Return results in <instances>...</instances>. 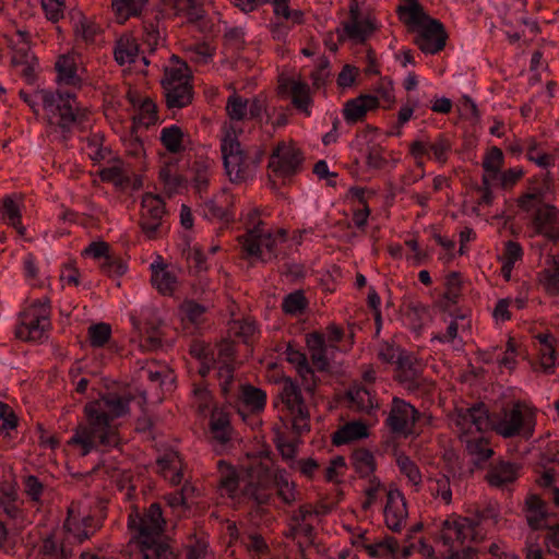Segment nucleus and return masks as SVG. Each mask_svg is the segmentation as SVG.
Returning a JSON list of instances; mask_svg holds the SVG:
<instances>
[{
	"label": "nucleus",
	"instance_id": "nucleus-40",
	"mask_svg": "<svg viewBox=\"0 0 559 559\" xmlns=\"http://www.w3.org/2000/svg\"><path fill=\"white\" fill-rule=\"evenodd\" d=\"M190 71L186 62H181L179 67L166 68L164 78L162 79V87H169L177 84H190Z\"/></svg>",
	"mask_w": 559,
	"mask_h": 559
},
{
	"label": "nucleus",
	"instance_id": "nucleus-53",
	"mask_svg": "<svg viewBox=\"0 0 559 559\" xmlns=\"http://www.w3.org/2000/svg\"><path fill=\"white\" fill-rule=\"evenodd\" d=\"M193 186L198 193L205 192L210 181V169L205 162H195L192 166Z\"/></svg>",
	"mask_w": 559,
	"mask_h": 559
},
{
	"label": "nucleus",
	"instance_id": "nucleus-57",
	"mask_svg": "<svg viewBox=\"0 0 559 559\" xmlns=\"http://www.w3.org/2000/svg\"><path fill=\"white\" fill-rule=\"evenodd\" d=\"M100 270L108 276H122L127 272L128 265L121 258L110 254L100 264Z\"/></svg>",
	"mask_w": 559,
	"mask_h": 559
},
{
	"label": "nucleus",
	"instance_id": "nucleus-35",
	"mask_svg": "<svg viewBox=\"0 0 559 559\" xmlns=\"http://www.w3.org/2000/svg\"><path fill=\"white\" fill-rule=\"evenodd\" d=\"M157 119V107L155 103L151 98L145 97L140 104L138 115L133 117L132 132L140 126L148 128L155 124Z\"/></svg>",
	"mask_w": 559,
	"mask_h": 559
},
{
	"label": "nucleus",
	"instance_id": "nucleus-39",
	"mask_svg": "<svg viewBox=\"0 0 559 559\" xmlns=\"http://www.w3.org/2000/svg\"><path fill=\"white\" fill-rule=\"evenodd\" d=\"M147 0H112V9L118 23H123L132 15H138Z\"/></svg>",
	"mask_w": 559,
	"mask_h": 559
},
{
	"label": "nucleus",
	"instance_id": "nucleus-26",
	"mask_svg": "<svg viewBox=\"0 0 559 559\" xmlns=\"http://www.w3.org/2000/svg\"><path fill=\"white\" fill-rule=\"evenodd\" d=\"M166 105L168 108H183L192 102V85L177 84L169 87H163Z\"/></svg>",
	"mask_w": 559,
	"mask_h": 559
},
{
	"label": "nucleus",
	"instance_id": "nucleus-22",
	"mask_svg": "<svg viewBox=\"0 0 559 559\" xmlns=\"http://www.w3.org/2000/svg\"><path fill=\"white\" fill-rule=\"evenodd\" d=\"M266 474L267 483L273 484L277 488V496L283 500L284 503L290 504L295 501V485L289 483L288 476L285 469L277 468L272 472L269 467L264 468Z\"/></svg>",
	"mask_w": 559,
	"mask_h": 559
},
{
	"label": "nucleus",
	"instance_id": "nucleus-17",
	"mask_svg": "<svg viewBox=\"0 0 559 559\" xmlns=\"http://www.w3.org/2000/svg\"><path fill=\"white\" fill-rule=\"evenodd\" d=\"M379 107V99L372 94H360L355 98L346 100L343 107V117L348 124L362 121L369 110Z\"/></svg>",
	"mask_w": 559,
	"mask_h": 559
},
{
	"label": "nucleus",
	"instance_id": "nucleus-48",
	"mask_svg": "<svg viewBox=\"0 0 559 559\" xmlns=\"http://www.w3.org/2000/svg\"><path fill=\"white\" fill-rule=\"evenodd\" d=\"M248 100L237 94L228 97L226 103V111L230 120L240 121L247 116Z\"/></svg>",
	"mask_w": 559,
	"mask_h": 559
},
{
	"label": "nucleus",
	"instance_id": "nucleus-33",
	"mask_svg": "<svg viewBox=\"0 0 559 559\" xmlns=\"http://www.w3.org/2000/svg\"><path fill=\"white\" fill-rule=\"evenodd\" d=\"M213 438L222 444L230 440V420L227 413L214 411L210 419Z\"/></svg>",
	"mask_w": 559,
	"mask_h": 559
},
{
	"label": "nucleus",
	"instance_id": "nucleus-8",
	"mask_svg": "<svg viewBox=\"0 0 559 559\" xmlns=\"http://www.w3.org/2000/svg\"><path fill=\"white\" fill-rule=\"evenodd\" d=\"M534 414H523L522 403L515 402L504 418L496 420L495 431L503 438H512L522 435L530 439L535 429Z\"/></svg>",
	"mask_w": 559,
	"mask_h": 559
},
{
	"label": "nucleus",
	"instance_id": "nucleus-51",
	"mask_svg": "<svg viewBox=\"0 0 559 559\" xmlns=\"http://www.w3.org/2000/svg\"><path fill=\"white\" fill-rule=\"evenodd\" d=\"M396 464L400 468V472L405 475L414 485L421 483L420 471L416 463L409 459V456L405 454L397 455Z\"/></svg>",
	"mask_w": 559,
	"mask_h": 559
},
{
	"label": "nucleus",
	"instance_id": "nucleus-3",
	"mask_svg": "<svg viewBox=\"0 0 559 559\" xmlns=\"http://www.w3.org/2000/svg\"><path fill=\"white\" fill-rule=\"evenodd\" d=\"M400 21L407 31L417 35H447L440 20L429 15L417 0H401L396 9Z\"/></svg>",
	"mask_w": 559,
	"mask_h": 559
},
{
	"label": "nucleus",
	"instance_id": "nucleus-2",
	"mask_svg": "<svg viewBox=\"0 0 559 559\" xmlns=\"http://www.w3.org/2000/svg\"><path fill=\"white\" fill-rule=\"evenodd\" d=\"M165 524L158 502L152 503L143 515L138 512L129 515L128 527L136 532L135 538L141 548L142 559L176 558L170 546L159 539Z\"/></svg>",
	"mask_w": 559,
	"mask_h": 559
},
{
	"label": "nucleus",
	"instance_id": "nucleus-1",
	"mask_svg": "<svg viewBox=\"0 0 559 559\" xmlns=\"http://www.w3.org/2000/svg\"><path fill=\"white\" fill-rule=\"evenodd\" d=\"M131 399L107 394L102 400L92 401L84 407L86 423L80 424L68 443L79 445L83 456L100 448L110 449L119 444L116 418L129 412Z\"/></svg>",
	"mask_w": 559,
	"mask_h": 559
},
{
	"label": "nucleus",
	"instance_id": "nucleus-50",
	"mask_svg": "<svg viewBox=\"0 0 559 559\" xmlns=\"http://www.w3.org/2000/svg\"><path fill=\"white\" fill-rule=\"evenodd\" d=\"M449 37H414V44L426 55H436L447 45Z\"/></svg>",
	"mask_w": 559,
	"mask_h": 559
},
{
	"label": "nucleus",
	"instance_id": "nucleus-25",
	"mask_svg": "<svg viewBox=\"0 0 559 559\" xmlns=\"http://www.w3.org/2000/svg\"><path fill=\"white\" fill-rule=\"evenodd\" d=\"M290 0H266L264 3H271L273 7L274 15L277 20H282V24L285 32L289 31L290 25L300 24L302 22L304 14L299 10L290 9Z\"/></svg>",
	"mask_w": 559,
	"mask_h": 559
},
{
	"label": "nucleus",
	"instance_id": "nucleus-24",
	"mask_svg": "<svg viewBox=\"0 0 559 559\" xmlns=\"http://www.w3.org/2000/svg\"><path fill=\"white\" fill-rule=\"evenodd\" d=\"M280 397L290 414L301 407H307L299 385L292 378H284Z\"/></svg>",
	"mask_w": 559,
	"mask_h": 559
},
{
	"label": "nucleus",
	"instance_id": "nucleus-21",
	"mask_svg": "<svg viewBox=\"0 0 559 559\" xmlns=\"http://www.w3.org/2000/svg\"><path fill=\"white\" fill-rule=\"evenodd\" d=\"M265 223L262 219H258L251 227L247 229V233L239 236L238 242L241 245L246 257L262 259V251L259 249L258 240L265 234L270 233L264 229Z\"/></svg>",
	"mask_w": 559,
	"mask_h": 559
},
{
	"label": "nucleus",
	"instance_id": "nucleus-28",
	"mask_svg": "<svg viewBox=\"0 0 559 559\" xmlns=\"http://www.w3.org/2000/svg\"><path fill=\"white\" fill-rule=\"evenodd\" d=\"M0 213L2 216V219L10 226H12L19 235L24 236L25 235V227L22 225L21 218V207L19 203L12 198V195H5L2 199L1 206H0Z\"/></svg>",
	"mask_w": 559,
	"mask_h": 559
},
{
	"label": "nucleus",
	"instance_id": "nucleus-14",
	"mask_svg": "<svg viewBox=\"0 0 559 559\" xmlns=\"http://www.w3.org/2000/svg\"><path fill=\"white\" fill-rule=\"evenodd\" d=\"M532 225L537 234L545 236L550 241L559 240V210L551 204L542 203L534 206Z\"/></svg>",
	"mask_w": 559,
	"mask_h": 559
},
{
	"label": "nucleus",
	"instance_id": "nucleus-36",
	"mask_svg": "<svg viewBox=\"0 0 559 559\" xmlns=\"http://www.w3.org/2000/svg\"><path fill=\"white\" fill-rule=\"evenodd\" d=\"M526 511L532 513L527 516V524L532 530H538L540 522L547 518L545 501L537 495H530L525 500Z\"/></svg>",
	"mask_w": 559,
	"mask_h": 559
},
{
	"label": "nucleus",
	"instance_id": "nucleus-61",
	"mask_svg": "<svg viewBox=\"0 0 559 559\" xmlns=\"http://www.w3.org/2000/svg\"><path fill=\"white\" fill-rule=\"evenodd\" d=\"M181 311L183 312V319L192 324H199L205 312V307L193 301H187L182 305Z\"/></svg>",
	"mask_w": 559,
	"mask_h": 559
},
{
	"label": "nucleus",
	"instance_id": "nucleus-63",
	"mask_svg": "<svg viewBox=\"0 0 559 559\" xmlns=\"http://www.w3.org/2000/svg\"><path fill=\"white\" fill-rule=\"evenodd\" d=\"M376 96L391 106L395 102L393 82L388 76L381 78L378 85L374 87Z\"/></svg>",
	"mask_w": 559,
	"mask_h": 559
},
{
	"label": "nucleus",
	"instance_id": "nucleus-64",
	"mask_svg": "<svg viewBox=\"0 0 559 559\" xmlns=\"http://www.w3.org/2000/svg\"><path fill=\"white\" fill-rule=\"evenodd\" d=\"M60 544H58L53 536H47L43 539L39 548L41 559H59Z\"/></svg>",
	"mask_w": 559,
	"mask_h": 559
},
{
	"label": "nucleus",
	"instance_id": "nucleus-56",
	"mask_svg": "<svg viewBox=\"0 0 559 559\" xmlns=\"http://www.w3.org/2000/svg\"><path fill=\"white\" fill-rule=\"evenodd\" d=\"M259 249L262 251V262H267L277 258L276 245L277 240L273 233H267L257 241Z\"/></svg>",
	"mask_w": 559,
	"mask_h": 559
},
{
	"label": "nucleus",
	"instance_id": "nucleus-37",
	"mask_svg": "<svg viewBox=\"0 0 559 559\" xmlns=\"http://www.w3.org/2000/svg\"><path fill=\"white\" fill-rule=\"evenodd\" d=\"M550 269L540 272V283L545 290L552 296L559 295V255H552L548 260Z\"/></svg>",
	"mask_w": 559,
	"mask_h": 559
},
{
	"label": "nucleus",
	"instance_id": "nucleus-34",
	"mask_svg": "<svg viewBox=\"0 0 559 559\" xmlns=\"http://www.w3.org/2000/svg\"><path fill=\"white\" fill-rule=\"evenodd\" d=\"M185 133L177 124L165 127L160 131V142L163 146L171 154L181 153L183 146Z\"/></svg>",
	"mask_w": 559,
	"mask_h": 559
},
{
	"label": "nucleus",
	"instance_id": "nucleus-49",
	"mask_svg": "<svg viewBox=\"0 0 559 559\" xmlns=\"http://www.w3.org/2000/svg\"><path fill=\"white\" fill-rule=\"evenodd\" d=\"M503 164V153L497 147L492 146L488 153L486 154L483 160V168L486 173H488L492 178H496L500 173V169Z\"/></svg>",
	"mask_w": 559,
	"mask_h": 559
},
{
	"label": "nucleus",
	"instance_id": "nucleus-60",
	"mask_svg": "<svg viewBox=\"0 0 559 559\" xmlns=\"http://www.w3.org/2000/svg\"><path fill=\"white\" fill-rule=\"evenodd\" d=\"M219 467L226 465L227 473L223 474L221 478V487L224 488L228 493L234 495L238 489L239 476L235 468L230 465H227L224 461L218 462Z\"/></svg>",
	"mask_w": 559,
	"mask_h": 559
},
{
	"label": "nucleus",
	"instance_id": "nucleus-55",
	"mask_svg": "<svg viewBox=\"0 0 559 559\" xmlns=\"http://www.w3.org/2000/svg\"><path fill=\"white\" fill-rule=\"evenodd\" d=\"M285 355L286 360L295 366L297 372L304 371L310 373V365L306 354L296 348L292 343L287 344Z\"/></svg>",
	"mask_w": 559,
	"mask_h": 559
},
{
	"label": "nucleus",
	"instance_id": "nucleus-31",
	"mask_svg": "<svg viewBox=\"0 0 559 559\" xmlns=\"http://www.w3.org/2000/svg\"><path fill=\"white\" fill-rule=\"evenodd\" d=\"M345 396L359 412L371 414L372 409L377 407L374 397L365 386L350 388L346 391Z\"/></svg>",
	"mask_w": 559,
	"mask_h": 559
},
{
	"label": "nucleus",
	"instance_id": "nucleus-41",
	"mask_svg": "<svg viewBox=\"0 0 559 559\" xmlns=\"http://www.w3.org/2000/svg\"><path fill=\"white\" fill-rule=\"evenodd\" d=\"M308 307L304 290H295L286 295L282 302V310L289 316L301 314Z\"/></svg>",
	"mask_w": 559,
	"mask_h": 559
},
{
	"label": "nucleus",
	"instance_id": "nucleus-19",
	"mask_svg": "<svg viewBox=\"0 0 559 559\" xmlns=\"http://www.w3.org/2000/svg\"><path fill=\"white\" fill-rule=\"evenodd\" d=\"M519 469L520 465L516 463L500 461L491 466L486 475V479L490 486L502 488L518 479Z\"/></svg>",
	"mask_w": 559,
	"mask_h": 559
},
{
	"label": "nucleus",
	"instance_id": "nucleus-9",
	"mask_svg": "<svg viewBox=\"0 0 559 559\" xmlns=\"http://www.w3.org/2000/svg\"><path fill=\"white\" fill-rule=\"evenodd\" d=\"M348 17L343 22L346 35H370L378 31L372 9L364 0H350Z\"/></svg>",
	"mask_w": 559,
	"mask_h": 559
},
{
	"label": "nucleus",
	"instance_id": "nucleus-11",
	"mask_svg": "<svg viewBox=\"0 0 559 559\" xmlns=\"http://www.w3.org/2000/svg\"><path fill=\"white\" fill-rule=\"evenodd\" d=\"M302 160L304 156L299 148L280 142L270 156L269 168L276 176L290 177L297 174Z\"/></svg>",
	"mask_w": 559,
	"mask_h": 559
},
{
	"label": "nucleus",
	"instance_id": "nucleus-29",
	"mask_svg": "<svg viewBox=\"0 0 559 559\" xmlns=\"http://www.w3.org/2000/svg\"><path fill=\"white\" fill-rule=\"evenodd\" d=\"M350 463L355 472L361 478L371 476L377 468V463L372 452L365 448H359L353 451L350 455Z\"/></svg>",
	"mask_w": 559,
	"mask_h": 559
},
{
	"label": "nucleus",
	"instance_id": "nucleus-42",
	"mask_svg": "<svg viewBox=\"0 0 559 559\" xmlns=\"http://www.w3.org/2000/svg\"><path fill=\"white\" fill-rule=\"evenodd\" d=\"M310 90L307 83L293 81L290 87L292 103L299 109L305 111L307 116L310 115L308 107L311 104Z\"/></svg>",
	"mask_w": 559,
	"mask_h": 559
},
{
	"label": "nucleus",
	"instance_id": "nucleus-12",
	"mask_svg": "<svg viewBox=\"0 0 559 559\" xmlns=\"http://www.w3.org/2000/svg\"><path fill=\"white\" fill-rule=\"evenodd\" d=\"M176 15L185 17L188 25V32L206 33L217 32L221 29H212L204 16L203 0H175Z\"/></svg>",
	"mask_w": 559,
	"mask_h": 559
},
{
	"label": "nucleus",
	"instance_id": "nucleus-58",
	"mask_svg": "<svg viewBox=\"0 0 559 559\" xmlns=\"http://www.w3.org/2000/svg\"><path fill=\"white\" fill-rule=\"evenodd\" d=\"M451 151V142L444 134H439L435 142H429V152L432 153L436 160L444 163L448 159V153Z\"/></svg>",
	"mask_w": 559,
	"mask_h": 559
},
{
	"label": "nucleus",
	"instance_id": "nucleus-27",
	"mask_svg": "<svg viewBox=\"0 0 559 559\" xmlns=\"http://www.w3.org/2000/svg\"><path fill=\"white\" fill-rule=\"evenodd\" d=\"M140 47L134 37H119L115 49V60L119 66L134 63L139 57Z\"/></svg>",
	"mask_w": 559,
	"mask_h": 559
},
{
	"label": "nucleus",
	"instance_id": "nucleus-54",
	"mask_svg": "<svg viewBox=\"0 0 559 559\" xmlns=\"http://www.w3.org/2000/svg\"><path fill=\"white\" fill-rule=\"evenodd\" d=\"M99 177L105 182H111L116 187L124 188L129 185L130 178L123 173L119 166H111L103 168L99 171Z\"/></svg>",
	"mask_w": 559,
	"mask_h": 559
},
{
	"label": "nucleus",
	"instance_id": "nucleus-15",
	"mask_svg": "<svg viewBox=\"0 0 559 559\" xmlns=\"http://www.w3.org/2000/svg\"><path fill=\"white\" fill-rule=\"evenodd\" d=\"M459 425L474 427L478 432L495 430L496 420H493L487 406L483 403H475L466 409L459 413Z\"/></svg>",
	"mask_w": 559,
	"mask_h": 559
},
{
	"label": "nucleus",
	"instance_id": "nucleus-10",
	"mask_svg": "<svg viewBox=\"0 0 559 559\" xmlns=\"http://www.w3.org/2000/svg\"><path fill=\"white\" fill-rule=\"evenodd\" d=\"M166 214L165 202L159 195L145 193L142 198V212L139 225L148 239H155Z\"/></svg>",
	"mask_w": 559,
	"mask_h": 559
},
{
	"label": "nucleus",
	"instance_id": "nucleus-23",
	"mask_svg": "<svg viewBox=\"0 0 559 559\" xmlns=\"http://www.w3.org/2000/svg\"><path fill=\"white\" fill-rule=\"evenodd\" d=\"M366 437H368L367 425L361 421H350L333 433L332 442L335 445H343Z\"/></svg>",
	"mask_w": 559,
	"mask_h": 559
},
{
	"label": "nucleus",
	"instance_id": "nucleus-30",
	"mask_svg": "<svg viewBox=\"0 0 559 559\" xmlns=\"http://www.w3.org/2000/svg\"><path fill=\"white\" fill-rule=\"evenodd\" d=\"M155 264H151L152 284L163 295H171L176 288L177 277L174 273L166 270V264L160 263V269L156 270Z\"/></svg>",
	"mask_w": 559,
	"mask_h": 559
},
{
	"label": "nucleus",
	"instance_id": "nucleus-59",
	"mask_svg": "<svg viewBox=\"0 0 559 559\" xmlns=\"http://www.w3.org/2000/svg\"><path fill=\"white\" fill-rule=\"evenodd\" d=\"M187 50L191 53V60L206 63L213 57L215 48L210 43L202 41L190 45Z\"/></svg>",
	"mask_w": 559,
	"mask_h": 559
},
{
	"label": "nucleus",
	"instance_id": "nucleus-7",
	"mask_svg": "<svg viewBox=\"0 0 559 559\" xmlns=\"http://www.w3.org/2000/svg\"><path fill=\"white\" fill-rule=\"evenodd\" d=\"M11 50V67L19 71L21 78L28 84L36 83L39 71V60L31 48V43L26 37L16 43L11 38L8 43Z\"/></svg>",
	"mask_w": 559,
	"mask_h": 559
},
{
	"label": "nucleus",
	"instance_id": "nucleus-20",
	"mask_svg": "<svg viewBox=\"0 0 559 559\" xmlns=\"http://www.w3.org/2000/svg\"><path fill=\"white\" fill-rule=\"evenodd\" d=\"M55 70L57 72L56 82L59 85H69L81 87L82 79L78 75V67L73 56L61 55L59 56Z\"/></svg>",
	"mask_w": 559,
	"mask_h": 559
},
{
	"label": "nucleus",
	"instance_id": "nucleus-44",
	"mask_svg": "<svg viewBox=\"0 0 559 559\" xmlns=\"http://www.w3.org/2000/svg\"><path fill=\"white\" fill-rule=\"evenodd\" d=\"M270 485L271 483H267L266 474L263 472L262 477H260L257 484L251 483L247 487L246 495L260 506L267 504L272 497V493L269 491Z\"/></svg>",
	"mask_w": 559,
	"mask_h": 559
},
{
	"label": "nucleus",
	"instance_id": "nucleus-4",
	"mask_svg": "<svg viewBox=\"0 0 559 559\" xmlns=\"http://www.w3.org/2000/svg\"><path fill=\"white\" fill-rule=\"evenodd\" d=\"M49 317V298L34 300L28 308L21 312V324L16 328L15 336L27 342L40 341L50 326Z\"/></svg>",
	"mask_w": 559,
	"mask_h": 559
},
{
	"label": "nucleus",
	"instance_id": "nucleus-13",
	"mask_svg": "<svg viewBox=\"0 0 559 559\" xmlns=\"http://www.w3.org/2000/svg\"><path fill=\"white\" fill-rule=\"evenodd\" d=\"M396 380L408 391L416 392L429 384L423 377L420 364L411 355H399L396 360Z\"/></svg>",
	"mask_w": 559,
	"mask_h": 559
},
{
	"label": "nucleus",
	"instance_id": "nucleus-5",
	"mask_svg": "<svg viewBox=\"0 0 559 559\" xmlns=\"http://www.w3.org/2000/svg\"><path fill=\"white\" fill-rule=\"evenodd\" d=\"M36 94L40 95L44 109L59 117L57 126L61 131L63 133H70L73 124L79 119V114L74 109L76 95L70 92H52L48 90H39Z\"/></svg>",
	"mask_w": 559,
	"mask_h": 559
},
{
	"label": "nucleus",
	"instance_id": "nucleus-6",
	"mask_svg": "<svg viewBox=\"0 0 559 559\" xmlns=\"http://www.w3.org/2000/svg\"><path fill=\"white\" fill-rule=\"evenodd\" d=\"M221 151L226 174L231 182L240 183L253 178L247 154L236 136L227 134L222 140Z\"/></svg>",
	"mask_w": 559,
	"mask_h": 559
},
{
	"label": "nucleus",
	"instance_id": "nucleus-45",
	"mask_svg": "<svg viewBox=\"0 0 559 559\" xmlns=\"http://www.w3.org/2000/svg\"><path fill=\"white\" fill-rule=\"evenodd\" d=\"M202 214L204 218L210 221L218 219L225 223H230L234 221V213L214 200H209L204 203L202 207Z\"/></svg>",
	"mask_w": 559,
	"mask_h": 559
},
{
	"label": "nucleus",
	"instance_id": "nucleus-16",
	"mask_svg": "<svg viewBox=\"0 0 559 559\" xmlns=\"http://www.w3.org/2000/svg\"><path fill=\"white\" fill-rule=\"evenodd\" d=\"M385 524L392 532H401L407 518V509L404 496L399 490H390L384 508Z\"/></svg>",
	"mask_w": 559,
	"mask_h": 559
},
{
	"label": "nucleus",
	"instance_id": "nucleus-38",
	"mask_svg": "<svg viewBox=\"0 0 559 559\" xmlns=\"http://www.w3.org/2000/svg\"><path fill=\"white\" fill-rule=\"evenodd\" d=\"M241 402L252 412H261L266 405V393L251 384L241 385Z\"/></svg>",
	"mask_w": 559,
	"mask_h": 559
},
{
	"label": "nucleus",
	"instance_id": "nucleus-47",
	"mask_svg": "<svg viewBox=\"0 0 559 559\" xmlns=\"http://www.w3.org/2000/svg\"><path fill=\"white\" fill-rule=\"evenodd\" d=\"M87 334L91 346L99 348L110 340L111 328L105 322L92 324L87 330Z\"/></svg>",
	"mask_w": 559,
	"mask_h": 559
},
{
	"label": "nucleus",
	"instance_id": "nucleus-52",
	"mask_svg": "<svg viewBox=\"0 0 559 559\" xmlns=\"http://www.w3.org/2000/svg\"><path fill=\"white\" fill-rule=\"evenodd\" d=\"M445 293L443 298L447 300L445 307L455 305L461 295V276L457 272H451L445 277Z\"/></svg>",
	"mask_w": 559,
	"mask_h": 559
},
{
	"label": "nucleus",
	"instance_id": "nucleus-18",
	"mask_svg": "<svg viewBox=\"0 0 559 559\" xmlns=\"http://www.w3.org/2000/svg\"><path fill=\"white\" fill-rule=\"evenodd\" d=\"M417 409L405 401L394 397L392 408L386 419L388 426L393 432L402 433L406 430L408 421L416 420Z\"/></svg>",
	"mask_w": 559,
	"mask_h": 559
},
{
	"label": "nucleus",
	"instance_id": "nucleus-46",
	"mask_svg": "<svg viewBox=\"0 0 559 559\" xmlns=\"http://www.w3.org/2000/svg\"><path fill=\"white\" fill-rule=\"evenodd\" d=\"M158 177L169 195L178 192L179 189L186 185L185 177L179 174H174L169 166L162 167Z\"/></svg>",
	"mask_w": 559,
	"mask_h": 559
},
{
	"label": "nucleus",
	"instance_id": "nucleus-32",
	"mask_svg": "<svg viewBox=\"0 0 559 559\" xmlns=\"http://www.w3.org/2000/svg\"><path fill=\"white\" fill-rule=\"evenodd\" d=\"M549 180L544 179L543 183L540 186L531 188L528 192L522 194L518 199V206L523 212H531L535 205H540L542 203H545V197L547 191L549 190Z\"/></svg>",
	"mask_w": 559,
	"mask_h": 559
},
{
	"label": "nucleus",
	"instance_id": "nucleus-43",
	"mask_svg": "<svg viewBox=\"0 0 559 559\" xmlns=\"http://www.w3.org/2000/svg\"><path fill=\"white\" fill-rule=\"evenodd\" d=\"M367 554L372 558H379L383 555L394 556L400 548L399 542L393 536H385L382 540L364 546Z\"/></svg>",
	"mask_w": 559,
	"mask_h": 559
},
{
	"label": "nucleus",
	"instance_id": "nucleus-62",
	"mask_svg": "<svg viewBox=\"0 0 559 559\" xmlns=\"http://www.w3.org/2000/svg\"><path fill=\"white\" fill-rule=\"evenodd\" d=\"M247 114L250 119L262 121L265 115V123H270L272 115L266 110L265 102L260 97H255L248 104Z\"/></svg>",
	"mask_w": 559,
	"mask_h": 559
}]
</instances>
